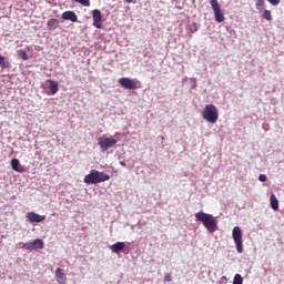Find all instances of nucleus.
I'll use <instances>...</instances> for the list:
<instances>
[{
  "label": "nucleus",
  "mask_w": 284,
  "mask_h": 284,
  "mask_svg": "<svg viewBox=\"0 0 284 284\" xmlns=\"http://www.w3.org/2000/svg\"><path fill=\"white\" fill-rule=\"evenodd\" d=\"M195 219L197 222H202L210 233H214V231H216L217 222L212 214H207L206 212H196Z\"/></svg>",
  "instance_id": "1"
},
{
  "label": "nucleus",
  "mask_w": 284,
  "mask_h": 284,
  "mask_svg": "<svg viewBox=\"0 0 284 284\" xmlns=\"http://www.w3.org/2000/svg\"><path fill=\"white\" fill-rule=\"evenodd\" d=\"M110 181V175L103 173V171L91 170L88 175L84 176L85 184H99Z\"/></svg>",
  "instance_id": "2"
},
{
  "label": "nucleus",
  "mask_w": 284,
  "mask_h": 284,
  "mask_svg": "<svg viewBox=\"0 0 284 284\" xmlns=\"http://www.w3.org/2000/svg\"><path fill=\"white\" fill-rule=\"evenodd\" d=\"M202 116L209 123H216V121H219V110L215 104H206L202 112Z\"/></svg>",
  "instance_id": "3"
},
{
  "label": "nucleus",
  "mask_w": 284,
  "mask_h": 284,
  "mask_svg": "<svg viewBox=\"0 0 284 284\" xmlns=\"http://www.w3.org/2000/svg\"><path fill=\"white\" fill-rule=\"evenodd\" d=\"M118 83L124 89V90H139L141 88L140 80L133 79V78H120L118 80Z\"/></svg>",
  "instance_id": "4"
},
{
  "label": "nucleus",
  "mask_w": 284,
  "mask_h": 284,
  "mask_svg": "<svg viewBox=\"0 0 284 284\" xmlns=\"http://www.w3.org/2000/svg\"><path fill=\"white\" fill-rule=\"evenodd\" d=\"M233 241L236 244V251L237 253H243L244 247H243V231L241 227L235 226L233 227Z\"/></svg>",
  "instance_id": "5"
},
{
  "label": "nucleus",
  "mask_w": 284,
  "mask_h": 284,
  "mask_svg": "<svg viewBox=\"0 0 284 284\" xmlns=\"http://www.w3.org/2000/svg\"><path fill=\"white\" fill-rule=\"evenodd\" d=\"M116 143H118V140H115L114 138H108L106 135H102L98 140V145L103 152L108 151V149L110 148H114Z\"/></svg>",
  "instance_id": "6"
},
{
  "label": "nucleus",
  "mask_w": 284,
  "mask_h": 284,
  "mask_svg": "<svg viewBox=\"0 0 284 284\" xmlns=\"http://www.w3.org/2000/svg\"><path fill=\"white\" fill-rule=\"evenodd\" d=\"M23 250H28L29 252H32L33 250H43L44 242L41 239H36L33 242H24L22 244Z\"/></svg>",
  "instance_id": "7"
},
{
  "label": "nucleus",
  "mask_w": 284,
  "mask_h": 284,
  "mask_svg": "<svg viewBox=\"0 0 284 284\" xmlns=\"http://www.w3.org/2000/svg\"><path fill=\"white\" fill-rule=\"evenodd\" d=\"M211 8L214 11L215 14V21L216 22H223L225 21V17L222 13V9L220 8L219 0H211Z\"/></svg>",
  "instance_id": "8"
},
{
  "label": "nucleus",
  "mask_w": 284,
  "mask_h": 284,
  "mask_svg": "<svg viewBox=\"0 0 284 284\" xmlns=\"http://www.w3.org/2000/svg\"><path fill=\"white\" fill-rule=\"evenodd\" d=\"M93 27L95 28H102V13L100 9H93Z\"/></svg>",
  "instance_id": "9"
},
{
  "label": "nucleus",
  "mask_w": 284,
  "mask_h": 284,
  "mask_svg": "<svg viewBox=\"0 0 284 284\" xmlns=\"http://www.w3.org/2000/svg\"><path fill=\"white\" fill-rule=\"evenodd\" d=\"M27 219L30 223H40L43 222L47 219V216H41L40 214H37V212H28Z\"/></svg>",
  "instance_id": "10"
},
{
  "label": "nucleus",
  "mask_w": 284,
  "mask_h": 284,
  "mask_svg": "<svg viewBox=\"0 0 284 284\" xmlns=\"http://www.w3.org/2000/svg\"><path fill=\"white\" fill-rule=\"evenodd\" d=\"M62 19H64V21L78 22V14L74 13V11H64L62 13Z\"/></svg>",
  "instance_id": "11"
},
{
  "label": "nucleus",
  "mask_w": 284,
  "mask_h": 284,
  "mask_svg": "<svg viewBox=\"0 0 284 284\" xmlns=\"http://www.w3.org/2000/svg\"><path fill=\"white\" fill-rule=\"evenodd\" d=\"M55 280L58 281V283L60 284H67V275L63 274L62 270L61 268H57L55 270Z\"/></svg>",
  "instance_id": "12"
},
{
  "label": "nucleus",
  "mask_w": 284,
  "mask_h": 284,
  "mask_svg": "<svg viewBox=\"0 0 284 284\" xmlns=\"http://www.w3.org/2000/svg\"><path fill=\"white\" fill-rule=\"evenodd\" d=\"M47 82L50 84L49 89L52 95H55L59 91V83L57 82V80H47Z\"/></svg>",
  "instance_id": "13"
},
{
  "label": "nucleus",
  "mask_w": 284,
  "mask_h": 284,
  "mask_svg": "<svg viewBox=\"0 0 284 284\" xmlns=\"http://www.w3.org/2000/svg\"><path fill=\"white\" fill-rule=\"evenodd\" d=\"M125 247V242H116L112 246H110V250H112L113 253H120Z\"/></svg>",
  "instance_id": "14"
},
{
  "label": "nucleus",
  "mask_w": 284,
  "mask_h": 284,
  "mask_svg": "<svg viewBox=\"0 0 284 284\" xmlns=\"http://www.w3.org/2000/svg\"><path fill=\"white\" fill-rule=\"evenodd\" d=\"M59 24H60V20H58V19H50L47 22L48 30H57Z\"/></svg>",
  "instance_id": "15"
},
{
  "label": "nucleus",
  "mask_w": 284,
  "mask_h": 284,
  "mask_svg": "<svg viewBox=\"0 0 284 284\" xmlns=\"http://www.w3.org/2000/svg\"><path fill=\"white\" fill-rule=\"evenodd\" d=\"M20 165H21V162L19 159L11 160V168L14 172H21Z\"/></svg>",
  "instance_id": "16"
},
{
  "label": "nucleus",
  "mask_w": 284,
  "mask_h": 284,
  "mask_svg": "<svg viewBox=\"0 0 284 284\" xmlns=\"http://www.w3.org/2000/svg\"><path fill=\"white\" fill-rule=\"evenodd\" d=\"M271 206L273 211H278V200L274 193L271 194Z\"/></svg>",
  "instance_id": "17"
},
{
  "label": "nucleus",
  "mask_w": 284,
  "mask_h": 284,
  "mask_svg": "<svg viewBox=\"0 0 284 284\" xmlns=\"http://www.w3.org/2000/svg\"><path fill=\"white\" fill-rule=\"evenodd\" d=\"M17 54L24 61L29 60V54H27V51L23 49L17 50Z\"/></svg>",
  "instance_id": "18"
},
{
  "label": "nucleus",
  "mask_w": 284,
  "mask_h": 284,
  "mask_svg": "<svg viewBox=\"0 0 284 284\" xmlns=\"http://www.w3.org/2000/svg\"><path fill=\"white\" fill-rule=\"evenodd\" d=\"M9 65H10L9 61H6V57L1 55V52H0V67L1 68H9Z\"/></svg>",
  "instance_id": "19"
},
{
  "label": "nucleus",
  "mask_w": 284,
  "mask_h": 284,
  "mask_svg": "<svg viewBox=\"0 0 284 284\" xmlns=\"http://www.w3.org/2000/svg\"><path fill=\"white\" fill-rule=\"evenodd\" d=\"M233 284H243V277L241 274L234 275Z\"/></svg>",
  "instance_id": "20"
},
{
  "label": "nucleus",
  "mask_w": 284,
  "mask_h": 284,
  "mask_svg": "<svg viewBox=\"0 0 284 284\" xmlns=\"http://www.w3.org/2000/svg\"><path fill=\"white\" fill-rule=\"evenodd\" d=\"M264 6H265L264 0H255V7L257 10H263Z\"/></svg>",
  "instance_id": "21"
},
{
  "label": "nucleus",
  "mask_w": 284,
  "mask_h": 284,
  "mask_svg": "<svg viewBox=\"0 0 284 284\" xmlns=\"http://www.w3.org/2000/svg\"><path fill=\"white\" fill-rule=\"evenodd\" d=\"M263 18L266 19V21H272V14L268 9L264 10Z\"/></svg>",
  "instance_id": "22"
},
{
  "label": "nucleus",
  "mask_w": 284,
  "mask_h": 284,
  "mask_svg": "<svg viewBox=\"0 0 284 284\" xmlns=\"http://www.w3.org/2000/svg\"><path fill=\"white\" fill-rule=\"evenodd\" d=\"M189 30H190L191 33L197 32L199 26L196 24V22H193V23L190 26Z\"/></svg>",
  "instance_id": "23"
},
{
  "label": "nucleus",
  "mask_w": 284,
  "mask_h": 284,
  "mask_svg": "<svg viewBox=\"0 0 284 284\" xmlns=\"http://www.w3.org/2000/svg\"><path fill=\"white\" fill-rule=\"evenodd\" d=\"M78 3H82V6H85V8H89L91 6L90 0H75Z\"/></svg>",
  "instance_id": "24"
},
{
  "label": "nucleus",
  "mask_w": 284,
  "mask_h": 284,
  "mask_svg": "<svg viewBox=\"0 0 284 284\" xmlns=\"http://www.w3.org/2000/svg\"><path fill=\"white\" fill-rule=\"evenodd\" d=\"M258 181H261V183H265V181H267V175H258Z\"/></svg>",
  "instance_id": "25"
},
{
  "label": "nucleus",
  "mask_w": 284,
  "mask_h": 284,
  "mask_svg": "<svg viewBox=\"0 0 284 284\" xmlns=\"http://www.w3.org/2000/svg\"><path fill=\"white\" fill-rule=\"evenodd\" d=\"M270 3H272V6H278V3H281V0H268Z\"/></svg>",
  "instance_id": "26"
},
{
  "label": "nucleus",
  "mask_w": 284,
  "mask_h": 284,
  "mask_svg": "<svg viewBox=\"0 0 284 284\" xmlns=\"http://www.w3.org/2000/svg\"><path fill=\"white\" fill-rule=\"evenodd\" d=\"M164 281H172V275L171 274H165L164 275Z\"/></svg>",
  "instance_id": "27"
},
{
  "label": "nucleus",
  "mask_w": 284,
  "mask_h": 284,
  "mask_svg": "<svg viewBox=\"0 0 284 284\" xmlns=\"http://www.w3.org/2000/svg\"><path fill=\"white\" fill-rule=\"evenodd\" d=\"M120 165L125 166L126 164H125V162L121 161V162H120Z\"/></svg>",
  "instance_id": "28"
},
{
  "label": "nucleus",
  "mask_w": 284,
  "mask_h": 284,
  "mask_svg": "<svg viewBox=\"0 0 284 284\" xmlns=\"http://www.w3.org/2000/svg\"><path fill=\"white\" fill-rule=\"evenodd\" d=\"M125 2H128V3H132V2H133V0H125Z\"/></svg>",
  "instance_id": "29"
}]
</instances>
